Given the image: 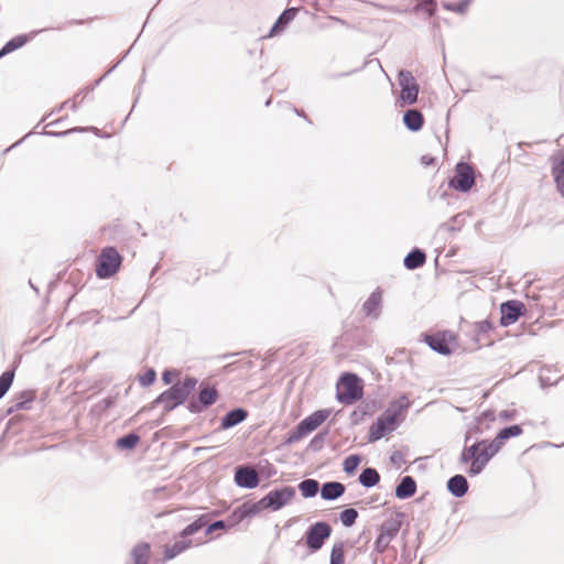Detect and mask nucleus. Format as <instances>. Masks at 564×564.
I'll return each instance as SVG.
<instances>
[{
  "mask_svg": "<svg viewBox=\"0 0 564 564\" xmlns=\"http://www.w3.org/2000/svg\"><path fill=\"white\" fill-rule=\"evenodd\" d=\"M140 442V435L135 432L127 433L116 441V448L120 451H132Z\"/></svg>",
  "mask_w": 564,
  "mask_h": 564,
  "instance_id": "31",
  "label": "nucleus"
},
{
  "mask_svg": "<svg viewBox=\"0 0 564 564\" xmlns=\"http://www.w3.org/2000/svg\"><path fill=\"white\" fill-rule=\"evenodd\" d=\"M373 412V404L370 402H361L357 409L350 414V421L352 424H359L365 417L370 416Z\"/></svg>",
  "mask_w": 564,
  "mask_h": 564,
  "instance_id": "34",
  "label": "nucleus"
},
{
  "mask_svg": "<svg viewBox=\"0 0 564 564\" xmlns=\"http://www.w3.org/2000/svg\"><path fill=\"white\" fill-rule=\"evenodd\" d=\"M89 130H96V128H94V127H87V128L75 127V128H72V129H68V130H65V131H59V132L48 131V130L44 129L42 131V134L43 135H48V137L62 138V137H66V135L72 134V133L85 132V131H89Z\"/></svg>",
  "mask_w": 564,
  "mask_h": 564,
  "instance_id": "44",
  "label": "nucleus"
},
{
  "mask_svg": "<svg viewBox=\"0 0 564 564\" xmlns=\"http://www.w3.org/2000/svg\"><path fill=\"white\" fill-rule=\"evenodd\" d=\"M218 399L219 392L216 387L203 381L198 386L197 394L188 400L186 409L192 414H199L215 404Z\"/></svg>",
  "mask_w": 564,
  "mask_h": 564,
  "instance_id": "6",
  "label": "nucleus"
},
{
  "mask_svg": "<svg viewBox=\"0 0 564 564\" xmlns=\"http://www.w3.org/2000/svg\"><path fill=\"white\" fill-rule=\"evenodd\" d=\"M116 399H117V395H108L99 402V406L102 410H108L115 405Z\"/></svg>",
  "mask_w": 564,
  "mask_h": 564,
  "instance_id": "54",
  "label": "nucleus"
},
{
  "mask_svg": "<svg viewBox=\"0 0 564 564\" xmlns=\"http://www.w3.org/2000/svg\"><path fill=\"white\" fill-rule=\"evenodd\" d=\"M329 20L336 22V23H339L346 28H349V23L347 21H345L344 19L339 18V17H335V15H329L328 17Z\"/></svg>",
  "mask_w": 564,
  "mask_h": 564,
  "instance_id": "59",
  "label": "nucleus"
},
{
  "mask_svg": "<svg viewBox=\"0 0 564 564\" xmlns=\"http://www.w3.org/2000/svg\"><path fill=\"white\" fill-rule=\"evenodd\" d=\"M67 105H70L69 107H70V109H72L73 111H76V110H77V107H78V106H77V104H76L75 101H72L70 99H68V100H66V101H64V102L62 104V106L58 108V110H57V111H59L64 106H67Z\"/></svg>",
  "mask_w": 564,
  "mask_h": 564,
  "instance_id": "60",
  "label": "nucleus"
},
{
  "mask_svg": "<svg viewBox=\"0 0 564 564\" xmlns=\"http://www.w3.org/2000/svg\"><path fill=\"white\" fill-rule=\"evenodd\" d=\"M257 469V473L262 479L271 478L275 473V468L268 460H260L256 466H251Z\"/></svg>",
  "mask_w": 564,
  "mask_h": 564,
  "instance_id": "40",
  "label": "nucleus"
},
{
  "mask_svg": "<svg viewBox=\"0 0 564 564\" xmlns=\"http://www.w3.org/2000/svg\"><path fill=\"white\" fill-rule=\"evenodd\" d=\"M423 341L435 352L442 356H451L454 352L452 345L456 341V335L451 330H441L434 334H422Z\"/></svg>",
  "mask_w": 564,
  "mask_h": 564,
  "instance_id": "9",
  "label": "nucleus"
},
{
  "mask_svg": "<svg viewBox=\"0 0 564 564\" xmlns=\"http://www.w3.org/2000/svg\"><path fill=\"white\" fill-rule=\"evenodd\" d=\"M403 517L402 512H398L394 517L384 520L379 528V532L393 540L402 527Z\"/></svg>",
  "mask_w": 564,
  "mask_h": 564,
  "instance_id": "23",
  "label": "nucleus"
},
{
  "mask_svg": "<svg viewBox=\"0 0 564 564\" xmlns=\"http://www.w3.org/2000/svg\"><path fill=\"white\" fill-rule=\"evenodd\" d=\"M362 460L361 455L351 454L344 459L343 469L347 475H352Z\"/></svg>",
  "mask_w": 564,
  "mask_h": 564,
  "instance_id": "39",
  "label": "nucleus"
},
{
  "mask_svg": "<svg viewBox=\"0 0 564 564\" xmlns=\"http://www.w3.org/2000/svg\"><path fill=\"white\" fill-rule=\"evenodd\" d=\"M390 542H391L390 538H388L379 532V535L377 536V539L375 541V545H373L375 551L377 553H383L387 550V547L389 546Z\"/></svg>",
  "mask_w": 564,
  "mask_h": 564,
  "instance_id": "48",
  "label": "nucleus"
},
{
  "mask_svg": "<svg viewBox=\"0 0 564 564\" xmlns=\"http://www.w3.org/2000/svg\"><path fill=\"white\" fill-rule=\"evenodd\" d=\"M475 328H474V336H473V340L475 344L478 345V347H481V336L488 334L489 332H491L494 329V324L491 323V321L489 319H484V321H480V322H476L474 324Z\"/></svg>",
  "mask_w": 564,
  "mask_h": 564,
  "instance_id": "36",
  "label": "nucleus"
},
{
  "mask_svg": "<svg viewBox=\"0 0 564 564\" xmlns=\"http://www.w3.org/2000/svg\"><path fill=\"white\" fill-rule=\"evenodd\" d=\"M402 122L409 131L417 132L424 126V116L419 109L411 108L404 111Z\"/></svg>",
  "mask_w": 564,
  "mask_h": 564,
  "instance_id": "20",
  "label": "nucleus"
},
{
  "mask_svg": "<svg viewBox=\"0 0 564 564\" xmlns=\"http://www.w3.org/2000/svg\"><path fill=\"white\" fill-rule=\"evenodd\" d=\"M121 61L117 62L112 67H110L100 78L95 80V83L90 86L85 88V95L91 93L102 80L106 78L119 64Z\"/></svg>",
  "mask_w": 564,
  "mask_h": 564,
  "instance_id": "53",
  "label": "nucleus"
},
{
  "mask_svg": "<svg viewBox=\"0 0 564 564\" xmlns=\"http://www.w3.org/2000/svg\"><path fill=\"white\" fill-rule=\"evenodd\" d=\"M14 379V370H7L0 376V399H2L11 388Z\"/></svg>",
  "mask_w": 564,
  "mask_h": 564,
  "instance_id": "42",
  "label": "nucleus"
},
{
  "mask_svg": "<svg viewBox=\"0 0 564 564\" xmlns=\"http://www.w3.org/2000/svg\"><path fill=\"white\" fill-rule=\"evenodd\" d=\"M357 518L358 511L355 508H346L339 513L340 522L346 528L352 527Z\"/></svg>",
  "mask_w": 564,
  "mask_h": 564,
  "instance_id": "41",
  "label": "nucleus"
},
{
  "mask_svg": "<svg viewBox=\"0 0 564 564\" xmlns=\"http://www.w3.org/2000/svg\"><path fill=\"white\" fill-rule=\"evenodd\" d=\"M390 462L393 464V465H398L400 466L403 462H404V456L401 452L399 451H395L391 454L390 456Z\"/></svg>",
  "mask_w": 564,
  "mask_h": 564,
  "instance_id": "56",
  "label": "nucleus"
},
{
  "mask_svg": "<svg viewBox=\"0 0 564 564\" xmlns=\"http://www.w3.org/2000/svg\"><path fill=\"white\" fill-rule=\"evenodd\" d=\"M426 262V253L423 249L413 248L403 259V265L408 270H416Z\"/></svg>",
  "mask_w": 564,
  "mask_h": 564,
  "instance_id": "26",
  "label": "nucleus"
},
{
  "mask_svg": "<svg viewBox=\"0 0 564 564\" xmlns=\"http://www.w3.org/2000/svg\"><path fill=\"white\" fill-rule=\"evenodd\" d=\"M523 430L522 426L519 424L508 425L499 430L496 437L491 440L492 447H495L496 452L498 453L501 448V446L511 437H517L522 434Z\"/></svg>",
  "mask_w": 564,
  "mask_h": 564,
  "instance_id": "18",
  "label": "nucleus"
},
{
  "mask_svg": "<svg viewBox=\"0 0 564 564\" xmlns=\"http://www.w3.org/2000/svg\"><path fill=\"white\" fill-rule=\"evenodd\" d=\"M296 13L297 8H286L271 26L267 37H273L281 34L286 29V26L294 20Z\"/></svg>",
  "mask_w": 564,
  "mask_h": 564,
  "instance_id": "16",
  "label": "nucleus"
},
{
  "mask_svg": "<svg viewBox=\"0 0 564 564\" xmlns=\"http://www.w3.org/2000/svg\"><path fill=\"white\" fill-rule=\"evenodd\" d=\"M446 488L453 497L462 498L468 492L469 484L464 475L456 474L447 480Z\"/></svg>",
  "mask_w": 564,
  "mask_h": 564,
  "instance_id": "19",
  "label": "nucleus"
},
{
  "mask_svg": "<svg viewBox=\"0 0 564 564\" xmlns=\"http://www.w3.org/2000/svg\"><path fill=\"white\" fill-rule=\"evenodd\" d=\"M436 162V159L430 154H424L421 156V163L424 166H432Z\"/></svg>",
  "mask_w": 564,
  "mask_h": 564,
  "instance_id": "58",
  "label": "nucleus"
},
{
  "mask_svg": "<svg viewBox=\"0 0 564 564\" xmlns=\"http://www.w3.org/2000/svg\"><path fill=\"white\" fill-rule=\"evenodd\" d=\"M191 545H192V541L191 540H185V539L175 541L171 545H166L165 549H164V560L165 561L173 560L178 554H181L182 552L187 550Z\"/></svg>",
  "mask_w": 564,
  "mask_h": 564,
  "instance_id": "30",
  "label": "nucleus"
},
{
  "mask_svg": "<svg viewBox=\"0 0 564 564\" xmlns=\"http://www.w3.org/2000/svg\"><path fill=\"white\" fill-rule=\"evenodd\" d=\"M516 415L514 410H502L499 412V419L502 421H509L512 420Z\"/></svg>",
  "mask_w": 564,
  "mask_h": 564,
  "instance_id": "57",
  "label": "nucleus"
},
{
  "mask_svg": "<svg viewBox=\"0 0 564 564\" xmlns=\"http://www.w3.org/2000/svg\"><path fill=\"white\" fill-rule=\"evenodd\" d=\"M295 488L292 486H282L270 490L267 496V502L270 503L271 511H278L286 506L295 497Z\"/></svg>",
  "mask_w": 564,
  "mask_h": 564,
  "instance_id": "13",
  "label": "nucleus"
},
{
  "mask_svg": "<svg viewBox=\"0 0 564 564\" xmlns=\"http://www.w3.org/2000/svg\"><path fill=\"white\" fill-rule=\"evenodd\" d=\"M209 521V514H202L196 520H194L192 523L187 524L181 532L180 536L182 539H185L195 534L199 530H202L207 522Z\"/></svg>",
  "mask_w": 564,
  "mask_h": 564,
  "instance_id": "32",
  "label": "nucleus"
},
{
  "mask_svg": "<svg viewBox=\"0 0 564 564\" xmlns=\"http://www.w3.org/2000/svg\"><path fill=\"white\" fill-rule=\"evenodd\" d=\"M267 501V496H263L257 502H249V519L264 510H270V503H268Z\"/></svg>",
  "mask_w": 564,
  "mask_h": 564,
  "instance_id": "45",
  "label": "nucleus"
},
{
  "mask_svg": "<svg viewBox=\"0 0 564 564\" xmlns=\"http://www.w3.org/2000/svg\"><path fill=\"white\" fill-rule=\"evenodd\" d=\"M411 406L406 394H402L398 400L391 401L389 406L383 411L387 416L397 420L400 425L406 416L408 410Z\"/></svg>",
  "mask_w": 564,
  "mask_h": 564,
  "instance_id": "15",
  "label": "nucleus"
},
{
  "mask_svg": "<svg viewBox=\"0 0 564 564\" xmlns=\"http://www.w3.org/2000/svg\"><path fill=\"white\" fill-rule=\"evenodd\" d=\"M358 481L365 488H372L380 481V475L373 467H366L358 477Z\"/></svg>",
  "mask_w": 564,
  "mask_h": 564,
  "instance_id": "29",
  "label": "nucleus"
},
{
  "mask_svg": "<svg viewBox=\"0 0 564 564\" xmlns=\"http://www.w3.org/2000/svg\"><path fill=\"white\" fill-rule=\"evenodd\" d=\"M156 380V371L153 368H149L143 375L138 378L139 383L142 387H149Z\"/></svg>",
  "mask_w": 564,
  "mask_h": 564,
  "instance_id": "47",
  "label": "nucleus"
},
{
  "mask_svg": "<svg viewBox=\"0 0 564 564\" xmlns=\"http://www.w3.org/2000/svg\"><path fill=\"white\" fill-rule=\"evenodd\" d=\"M492 443L487 440L476 441L471 445H465L459 460L462 464L470 463L467 470L469 476H477L481 474L490 459L497 454Z\"/></svg>",
  "mask_w": 564,
  "mask_h": 564,
  "instance_id": "2",
  "label": "nucleus"
},
{
  "mask_svg": "<svg viewBox=\"0 0 564 564\" xmlns=\"http://www.w3.org/2000/svg\"><path fill=\"white\" fill-rule=\"evenodd\" d=\"M416 10H424L429 15H433L436 11L435 0H422Z\"/></svg>",
  "mask_w": 564,
  "mask_h": 564,
  "instance_id": "50",
  "label": "nucleus"
},
{
  "mask_svg": "<svg viewBox=\"0 0 564 564\" xmlns=\"http://www.w3.org/2000/svg\"><path fill=\"white\" fill-rule=\"evenodd\" d=\"M416 481L412 476H404L395 487L394 495L398 499L404 500L413 497L416 492Z\"/></svg>",
  "mask_w": 564,
  "mask_h": 564,
  "instance_id": "21",
  "label": "nucleus"
},
{
  "mask_svg": "<svg viewBox=\"0 0 564 564\" xmlns=\"http://www.w3.org/2000/svg\"><path fill=\"white\" fill-rule=\"evenodd\" d=\"M346 487L339 481H326L322 485L321 497L327 501H334L345 494Z\"/></svg>",
  "mask_w": 564,
  "mask_h": 564,
  "instance_id": "22",
  "label": "nucleus"
},
{
  "mask_svg": "<svg viewBox=\"0 0 564 564\" xmlns=\"http://www.w3.org/2000/svg\"><path fill=\"white\" fill-rule=\"evenodd\" d=\"M198 379L193 376H186L183 381L172 384L169 389L161 392L150 404L149 409L162 404L163 412L169 413L177 406L184 404L189 395L195 391Z\"/></svg>",
  "mask_w": 564,
  "mask_h": 564,
  "instance_id": "1",
  "label": "nucleus"
},
{
  "mask_svg": "<svg viewBox=\"0 0 564 564\" xmlns=\"http://www.w3.org/2000/svg\"><path fill=\"white\" fill-rule=\"evenodd\" d=\"M330 413V409H321L313 412L288 432L283 444L291 445L317 430L328 419Z\"/></svg>",
  "mask_w": 564,
  "mask_h": 564,
  "instance_id": "4",
  "label": "nucleus"
},
{
  "mask_svg": "<svg viewBox=\"0 0 564 564\" xmlns=\"http://www.w3.org/2000/svg\"><path fill=\"white\" fill-rule=\"evenodd\" d=\"M294 111H295V113H296L297 116H300V117H303V118L307 119L306 115H305L302 110H299V109L294 108Z\"/></svg>",
  "mask_w": 564,
  "mask_h": 564,
  "instance_id": "64",
  "label": "nucleus"
},
{
  "mask_svg": "<svg viewBox=\"0 0 564 564\" xmlns=\"http://www.w3.org/2000/svg\"><path fill=\"white\" fill-rule=\"evenodd\" d=\"M332 532V525L326 521L312 523L303 536L308 552L311 554L318 552L330 538Z\"/></svg>",
  "mask_w": 564,
  "mask_h": 564,
  "instance_id": "7",
  "label": "nucleus"
},
{
  "mask_svg": "<svg viewBox=\"0 0 564 564\" xmlns=\"http://www.w3.org/2000/svg\"><path fill=\"white\" fill-rule=\"evenodd\" d=\"M205 528V535H210L213 532L217 530H227V524L221 520H215L212 523H208L204 527Z\"/></svg>",
  "mask_w": 564,
  "mask_h": 564,
  "instance_id": "49",
  "label": "nucleus"
},
{
  "mask_svg": "<svg viewBox=\"0 0 564 564\" xmlns=\"http://www.w3.org/2000/svg\"><path fill=\"white\" fill-rule=\"evenodd\" d=\"M303 498H314L319 491V482L316 479L307 478L297 486Z\"/></svg>",
  "mask_w": 564,
  "mask_h": 564,
  "instance_id": "33",
  "label": "nucleus"
},
{
  "mask_svg": "<svg viewBox=\"0 0 564 564\" xmlns=\"http://www.w3.org/2000/svg\"><path fill=\"white\" fill-rule=\"evenodd\" d=\"M262 478L257 473V469L252 468L251 465H249V489L257 488L260 485V481Z\"/></svg>",
  "mask_w": 564,
  "mask_h": 564,
  "instance_id": "51",
  "label": "nucleus"
},
{
  "mask_svg": "<svg viewBox=\"0 0 564 564\" xmlns=\"http://www.w3.org/2000/svg\"><path fill=\"white\" fill-rule=\"evenodd\" d=\"M355 73V70H350V72H346V73H341V74H337V75H332V78H338V77H343V76H348L350 74Z\"/></svg>",
  "mask_w": 564,
  "mask_h": 564,
  "instance_id": "62",
  "label": "nucleus"
},
{
  "mask_svg": "<svg viewBox=\"0 0 564 564\" xmlns=\"http://www.w3.org/2000/svg\"><path fill=\"white\" fill-rule=\"evenodd\" d=\"M480 432H481V430L477 424L469 426L465 434V438H464L465 445H467V443L470 441L474 433L477 434Z\"/></svg>",
  "mask_w": 564,
  "mask_h": 564,
  "instance_id": "55",
  "label": "nucleus"
},
{
  "mask_svg": "<svg viewBox=\"0 0 564 564\" xmlns=\"http://www.w3.org/2000/svg\"><path fill=\"white\" fill-rule=\"evenodd\" d=\"M133 564H149L151 558V545L148 542L137 543L130 551Z\"/></svg>",
  "mask_w": 564,
  "mask_h": 564,
  "instance_id": "25",
  "label": "nucleus"
},
{
  "mask_svg": "<svg viewBox=\"0 0 564 564\" xmlns=\"http://www.w3.org/2000/svg\"><path fill=\"white\" fill-rule=\"evenodd\" d=\"M247 518V501H243L238 506L224 521L227 524V529L236 527L238 523Z\"/></svg>",
  "mask_w": 564,
  "mask_h": 564,
  "instance_id": "35",
  "label": "nucleus"
},
{
  "mask_svg": "<svg viewBox=\"0 0 564 564\" xmlns=\"http://www.w3.org/2000/svg\"><path fill=\"white\" fill-rule=\"evenodd\" d=\"M34 398H35L34 391H31V390L22 391L19 394V397L17 398V400L14 401V403L8 408L7 414H11L19 410H29Z\"/></svg>",
  "mask_w": 564,
  "mask_h": 564,
  "instance_id": "28",
  "label": "nucleus"
},
{
  "mask_svg": "<svg viewBox=\"0 0 564 564\" xmlns=\"http://www.w3.org/2000/svg\"><path fill=\"white\" fill-rule=\"evenodd\" d=\"M400 425L397 420L387 416L384 413H381L377 420L371 424L368 433V442L375 443L387 434L394 432Z\"/></svg>",
  "mask_w": 564,
  "mask_h": 564,
  "instance_id": "11",
  "label": "nucleus"
},
{
  "mask_svg": "<svg viewBox=\"0 0 564 564\" xmlns=\"http://www.w3.org/2000/svg\"><path fill=\"white\" fill-rule=\"evenodd\" d=\"M552 176L558 193L564 196V153H557L551 156Z\"/></svg>",
  "mask_w": 564,
  "mask_h": 564,
  "instance_id": "17",
  "label": "nucleus"
},
{
  "mask_svg": "<svg viewBox=\"0 0 564 564\" xmlns=\"http://www.w3.org/2000/svg\"><path fill=\"white\" fill-rule=\"evenodd\" d=\"M247 463L236 467L235 482L240 488H247Z\"/></svg>",
  "mask_w": 564,
  "mask_h": 564,
  "instance_id": "46",
  "label": "nucleus"
},
{
  "mask_svg": "<svg viewBox=\"0 0 564 564\" xmlns=\"http://www.w3.org/2000/svg\"><path fill=\"white\" fill-rule=\"evenodd\" d=\"M471 2H473V0H460L457 3L444 2L443 3V8L445 10H447V11H453V12H456L458 14H465L467 12L468 7L470 6Z\"/></svg>",
  "mask_w": 564,
  "mask_h": 564,
  "instance_id": "43",
  "label": "nucleus"
},
{
  "mask_svg": "<svg viewBox=\"0 0 564 564\" xmlns=\"http://www.w3.org/2000/svg\"><path fill=\"white\" fill-rule=\"evenodd\" d=\"M180 375V371L178 370H175V369H165L163 372H162V381L164 384H172L173 382V379L175 377H178Z\"/></svg>",
  "mask_w": 564,
  "mask_h": 564,
  "instance_id": "52",
  "label": "nucleus"
},
{
  "mask_svg": "<svg viewBox=\"0 0 564 564\" xmlns=\"http://www.w3.org/2000/svg\"><path fill=\"white\" fill-rule=\"evenodd\" d=\"M475 185V171L466 162H458L455 166V174L449 180L448 186L460 193H468Z\"/></svg>",
  "mask_w": 564,
  "mask_h": 564,
  "instance_id": "10",
  "label": "nucleus"
},
{
  "mask_svg": "<svg viewBox=\"0 0 564 564\" xmlns=\"http://www.w3.org/2000/svg\"><path fill=\"white\" fill-rule=\"evenodd\" d=\"M47 30H51V28H45L43 30H35V31H32L30 34L17 35V36L12 37L11 40H9L2 47L4 48V52L10 54V53L14 52L15 50L21 48L36 34H39L43 31H47Z\"/></svg>",
  "mask_w": 564,
  "mask_h": 564,
  "instance_id": "27",
  "label": "nucleus"
},
{
  "mask_svg": "<svg viewBox=\"0 0 564 564\" xmlns=\"http://www.w3.org/2000/svg\"><path fill=\"white\" fill-rule=\"evenodd\" d=\"M383 291L377 288L362 304V312L366 317L377 321L382 312Z\"/></svg>",
  "mask_w": 564,
  "mask_h": 564,
  "instance_id": "14",
  "label": "nucleus"
},
{
  "mask_svg": "<svg viewBox=\"0 0 564 564\" xmlns=\"http://www.w3.org/2000/svg\"><path fill=\"white\" fill-rule=\"evenodd\" d=\"M398 82L401 87V93L398 98L400 107L411 106L417 101L420 86L410 70L401 69L398 73Z\"/></svg>",
  "mask_w": 564,
  "mask_h": 564,
  "instance_id": "8",
  "label": "nucleus"
},
{
  "mask_svg": "<svg viewBox=\"0 0 564 564\" xmlns=\"http://www.w3.org/2000/svg\"><path fill=\"white\" fill-rule=\"evenodd\" d=\"M247 419V410L243 408H235L227 412L220 422V429L228 430L231 429L239 423L243 422Z\"/></svg>",
  "mask_w": 564,
  "mask_h": 564,
  "instance_id": "24",
  "label": "nucleus"
},
{
  "mask_svg": "<svg viewBox=\"0 0 564 564\" xmlns=\"http://www.w3.org/2000/svg\"><path fill=\"white\" fill-rule=\"evenodd\" d=\"M336 399L339 403L350 405L364 395V386L360 377L354 372H344L336 384Z\"/></svg>",
  "mask_w": 564,
  "mask_h": 564,
  "instance_id": "3",
  "label": "nucleus"
},
{
  "mask_svg": "<svg viewBox=\"0 0 564 564\" xmlns=\"http://www.w3.org/2000/svg\"><path fill=\"white\" fill-rule=\"evenodd\" d=\"M15 419L17 417H12L8 421L6 432H8L14 425Z\"/></svg>",
  "mask_w": 564,
  "mask_h": 564,
  "instance_id": "61",
  "label": "nucleus"
},
{
  "mask_svg": "<svg viewBox=\"0 0 564 564\" xmlns=\"http://www.w3.org/2000/svg\"><path fill=\"white\" fill-rule=\"evenodd\" d=\"M328 433V430H323L315 434L313 438L310 441L307 449L315 453L322 451Z\"/></svg>",
  "mask_w": 564,
  "mask_h": 564,
  "instance_id": "38",
  "label": "nucleus"
},
{
  "mask_svg": "<svg viewBox=\"0 0 564 564\" xmlns=\"http://www.w3.org/2000/svg\"><path fill=\"white\" fill-rule=\"evenodd\" d=\"M540 383H541V387L544 388L546 386H550V383L547 382V380H545L543 377L540 376Z\"/></svg>",
  "mask_w": 564,
  "mask_h": 564,
  "instance_id": "63",
  "label": "nucleus"
},
{
  "mask_svg": "<svg viewBox=\"0 0 564 564\" xmlns=\"http://www.w3.org/2000/svg\"><path fill=\"white\" fill-rule=\"evenodd\" d=\"M525 305L519 300H508L500 304V326L514 324L524 313Z\"/></svg>",
  "mask_w": 564,
  "mask_h": 564,
  "instance_id": "12",
  "label": "nucleus"
},
{
  "mask_svg": "<svg viewBox=\"0 0 564 564\" xmlns=\"http://www.w3.org/2000/svg\"><path fill=\"white\" fill-rule=\"evenodd\" d=\"M122 260L116 247L102 248L96 260V275L99 279H110L119 271Z\"/></svg>",
  "mask_w": 564,
  "mask_h": 564,
  "instance_id": "5",
  "label": "nucleus"
},
{
  "mask_svg": "<svg viewBox=\"0 0 564 564\" xmlns=\"http://www.w3.org/2000/svg\"><path fill=\"white\" fill-rule=\"evenodd\" d=\"M329 564H345V544L343 541L336 542L329 555Z\"/></svg>",
  "mask_w": 564,
  "mask_h": 564,
  "instance_id": "37",
  "label": "nucleus"
}]
</instances>
